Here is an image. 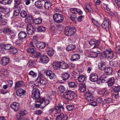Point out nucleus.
I'll return each instance as SVG.
<instances>
[{
  "label": "nucleus",
  "instance_id": "6ab92c4d",
  "mask_svg": "<svg viewBox=\"0 0 120 120\" xmlns=\"http://www.w3.org/2000/svg\"><path fill=\"white\" fill-rule=\"evenodd\" d=\"M19 39V41H21L22 40H23L26 38L27 37V34L26 32L22 31L20 32L18 34Z\"/></svg>",
  "mask_w": 120,
  "mask_h": 120
},
{
  "label": "nucleus",
  "instance_id": "aec40b11",
  "mask_svg": "<svg viewBox=\"0 0 120 120\" xmlns=\"http://www.w3.org/2000/svg\"><path fill=\"white\" fill-rule=\"evenodd\" d=\"M89 43L90 45H94L95 47H97L99 45L100 41L95 39H91L89 41Z\"/></svg>",
  "mask_w": 120,
  "mask_h": 120
},
{
  "label": "nucleus",
  "instance_id": "49530a36",
  "mask_svg": "<svg viewBox=\"0 0 120 120\" xmlns=\"http://www.w3.org/2000/svg\"><path fill=\"white\" fill-rule=\"evenodd\" d=\"M44 7L45 9H48L50 8L51 6V4L50 2H45Z\"/></svg>",
  "mask_w": 120,
  "mask_h": 120
},
{
  "label": "nucleus",
  "instance_id": "4c0bfd02",
  "mask_svg": "<svg viewBox=\"0 0 120 120\" xmlns=\"http://www.w3.org/2000/svg\"><path fill=\"white\" fill-rule=\"evenodd\" d=\"M102 50V48L100 49L97 47H95V46H94L93 48L91 50V51L95 52H96L100 54V50Z\"/></svg>",
  "mask_w": 120,
  "mask_h": 120
},
{
  "label": "nucleus",
  "instance_id": "1a4fd4ad",
  "mask_svg": "<svg viewBox=\"0 0 120 120\" xmlns=\"http://www.w3.org/2000/svg\"><path fill=\"white\" fill-rule=\"evenodd\" d=\"M34 29L32 25L30 23H28L27 26L26 31L28 34L32 35L34 33Z\"/></svg>",
  "mask_w": 120,
  "mask_h": 120
},
{
  "label": "nucleus",
  "instance_id": "ddd939ff",
  "mask_svg": "<svg viewBox=\"0 0 120 120\" xmlns=\"http://www.w3.org/2000/svg\"><path fill=\"white\" fill-rule=\"evenodd\" d=\"M12 48V46L10 44H3L0 45V49L9 50Z\"/></svg>",
  "mask_w": 120,
  "mask_h": 120
},
{
  "label": "nucleus",
  "instance_id": "bb28decb",
  "mask_svg": "<svg viewBox=\"0 0 120 120\" xmlns=\"http://www.w3.org/2000/svg\"><path fill=\"white\" fill-rule=\"evenodd\" d=\"M24 84V83L23 81H18L15 83L14 89L16 90L18 88L22 87Z\"/></svg>",
  "mask_w": 120,
  "mask_h": 120
},
{
  "label": "nucleus",
  "instance_id": "a19ab883",
  "mask_svg": "<svg viewBox=\"0 0 120 120\" xmlns=\"http://www.w3.org/2000/svg\"><path fill=\"white\" fill-rule=\"evenodd\" d=\"M107 50L108 49H106L105 51H103L101 54V56L102 57V58L104 59L107 57V54L108 53Z\"/></svg>",
  "mask_w": 120,
  "mask_h": 120
},
{
  "label": "nucleus",
  "instance_id": "5701e85b",
  "mask_svg": "<svg viewBox=\"0 0 120 120\" xmlns=\"http://www.w3.org/2000/svg\"><path fill=\"white\" fill-rule=\"evenodd\" d=\"M71 12L73 14H77L81 15L82 13V11L80 9L76 8H72L70 9Z\"/></svg>",
  "mask_w": 120,
  "mask_h": 120
},
{
  "label": "nucleus",
  "instance_id": "09e8293b",
  "mask_svg": "<svg viewBox=\"0 0 120 120\" xmlns=\"http://www.w3.org/2000/svg\"><path fill=\"white\" fill-rule=\"evenodd\" d=\"M85 76L82 75L79 76L78 78V80L80 82H82L84 81L85 80Z\"/></svg>",
  "mask_w": 120,
  "mask_h": 120
},
{
  "label": "nucleus",
  "instance_id": "680f3d73",
  "mask_svg": "<svg viewBox=\"0 0 120 120\" xmlns=\"http://www.w3.org/2000/svg\"><path fill=\"white\" fill-rule=\"evenodd\" d=\"M54 50L52 49H50L48 51L47 54L50 56H52L53 54Z\"/></svg>",
  "mask_w": 120,
  "mask_h": 120
},
{
  "label": "nucleus",
  "instance_id": "79ce46f5",
  "mask_svg": "<svg viewBox=\"0 0 120 120\" xmlns=\"http://www.w3.org/2000/svg\"><path fill=\"white\" fill-rule=\"evenodd\" d=\"M114 78L113 77H112L110 78L109 79L107 83L109 86H111L114 84Z\"/></svg>",
  "mask_w": 120,
  "mask_h": 120
},
{
  "label": "nucleus",
  "instance_id": "c756f323",
  "mask_svg": "<svg viewBox=\"0 0 120 120\" xmlns=\"http://www.w3.org/2000/svg\"><path fill=\"white\" fill-rule=\"evenodd\" d=\"M21 10V8L19 7H18L15 9L13 11V15L16 16L18 15Z\"/></svg>",
  "mask_w": 120,
  "mask_h": 120
},
{
  "label": "nucleus",
  "instance_id": "20e7f679",
  "mask_svg": "<svg viewBox=\"0 0 120 120\" xmlns=\"http://www.w3.org/2000/svg\"><path fill=\"white\" fill-rule=\"evenodd\" d=\"M53 18L54 20L57 23L62 22L64 20V16L59 13L55 14Z\"/></svg>",
  "mask_w": 120,
  "mask_h": 120
},
{
  "label": "nucleus",
  "instance_id": "39448f33",
  "mask_svg": "<svg viewBox=\"0 0 120 120\" xmlns=\"http://www.w3.org/2000/svg\"><path fill=\"white\" fill-rule=\"evenodd\" d=\"M54 116L56 117V120H67L68 118L67 116L64 115L62 113H55Z\"/></svg>",
  "mask_w": 120,
  "mask_h": 120
},
{
  "label": "nucleus",
  "instance_id": "72a5a7b5",
  "mask_svg": "<svg viewBox=\"0 0 120 120\" xmlns=\"http://www.w3.org/2000/svg\"><path fill=\"white\" fill-rule=\"evenodd\" d=\"M60 68L63 69H66L68 68L69 66L66 63L64 62H60Z\"/></svg>",
  "mask_w": 120,
  "mask_h": 120
},
{
  "label": "nucleus",
  "instance_id": "e433bc0d",
  "mask_svg": "<svg viewBox=\"0 0 120 120\" xmlns=\"http://www.w3.org/2000/svg\"><path fill=\"white\" fill-rule=\"evenodd\" d=\"M110 64L112 66L116 67L118 65V62L116 59L112 60L110 62Z\"/></svg>",
  "mask_w": 120,
  "mask_h": 120
},
{
  "label": "nucleus",
  "instance_id": "58836bf2",
  "mask_svg": "<svg viewBox=\"0 0 120 120\" xmlns=\"http://www.w3.org/2000/svg\"><path fill=\"white\" fill-rule=\"evenodd\" d=\"M12 1V0H0V3L6 5L10 4Z\"/></svg>",
  "mask_w": 120,
  "mask_h": 120
},
{
  "label": "nucleus",
  "instance_id": "b1692460",
  "mask_svg": "<svg viewBox=\"0 0 120 120\" xmlns=\"http://www.w3.org/2000/svg\"><path fill=\"white\" fill-rule=\"evenodd\" d=\"M105 74L107 75H110L112 74L113 69L111 67H108L106 68L104 70Z\"/></svg>",
  "mask_w": 120,
  "mask_h": 120
},
{
  "label": "nucleus",
  "instance_id": "ea45409f",
  "mask_svg": "<svg viewBox=\"0 0 120 120\" xmlns=\"http://www.w3.org/2000/svg\"><path fill=\"white\" fill-rule=\"evenodd\" d=\"M60 62L54 63H53V65L54 68L57 69H59L60 68Z\"/></svg>",
  "mask_w": 120,
  "mask_h": 120
},
{
  "label": "nucleus",
  "instance_id": "f8f14e48",
  "mask_svg": "<svg viewBox=\"0 0 120 120\" xmlns=\"http://www.w3.org/2000/svg\"><path fill=\"white\" fill-rule=\"evenodd\" d=\"M38 102H41V107H44L46 105L49 104L50 101L48 100H45L44 98H41L38 100Z\"/></svg>",
  "mask_w": 120,
  "mask_h": 120
},
{
  "label": "nucleus",
  "instance_id": "e2e57ef3",
  "mask_svg": "<svg viewBox=\"0 0 120 120\" xmlns=\"http://www.w3.org/2000/svg\"><path fill=\"white\" fill-rule=\"evenodd\" d=\"M115 51L116 53L120 55V46H116L115 49Z\"/></svg>",
  "mask_w": 120,
  "mask_h": 120
},
{
  "label": "nucleus",
  "instance_id": "dca6fc26",
  "mask_svg": "<svg viewBox=\"0 0 120 120\" xmlns=\"http://www.w3.org/2000/svg\"><path fill=\"white\" fill-rule=\"evenodd\" d=\"M86 98V100L88 102L93 101L94 100V98L91 93L87 92H86L85 95Z\"/></svg>",
  "mask_w": 120,
  "mask_h": 120
},
{
  "label": "nucleus",
  "instance_id": "473e14b6",
  "mask_svg": "<svg viewBox=\"0 0 120 120\" xmlns=\"http://www.w3.org/2000/svg\"><path fill=\"white\" fill-rule=\"evenodd\" d=\"M61 109L63 110L64 108L63 105L61 104H58L55 107V109L56 111L60 112L61 111Z\"/></svg>",
  "mask_w": 120,
  "mask_h": 120
},
{
  "label": "nucleus",
  "instance_id": "a211bd4d",
  "mask_svg": "<svg viewBox=\"0 0 120 120\" xmlns=\"http://www.w3.org/2000/svg\"><path fill=\"white\" fill-rule=\"evenodd\" d=\"M89 79L92 82H96L98 79V76L96 73L91 74Z\"/></svg>",
  "mask_w": 120,
  "mask_h": 120
},
{
  "label": "nucleus",
  "instance_id": "423d86ee",
  "mask_svg": "<svg viewBox=\"0 0 120 120\" xmlns=\"http://www.w3.org/2000/svg\"><path fill=\"white\" fill-rule=\"evenodd\" d=\"M37 81L38 84L42 85H45L48 83V81L45 78L41 75L38 77Z\"/></svg>",
  "mask_w": 120,
  "mask_h": 120
},
{
  "label": "nucleus",
  "instance_id": "4468645a",
  "mask_svg": "<svg viewBox=\"0 0 120 120\" xmlns=\"http://www.w3.org/2000/svg\"><path fill=\"white\" fill-rule=\"evenodd\" d=\"M11 107L15 112L18 110L20 108L19 104L16 102H13L11 104Z\"/></svg>",
  "mask_w": 120,
  "mask_h": 120
},
{
  "label": "nucleus",
  "instance_id": "c03bdc74",
  "mask_svg": "<svg viewBox=\"0 0 120 120\" xmlns=\"http://www.w3.org/2000/svg\"><path fill=\"white\" fill-rule=\"evenodd\" d=\"M46 30V28L43 26H39L37 28V31L39 32H44Z\"/></svg>",
  "mask_w": 120,
  "mask_h": 120
},
{
  "label": "nucleus",
  "instance_id": "6e6552de",
  "mask_svg": "<svg viewBox=\"0 0 120 120\" xmlns=\"http://www.w3.org/2000/svg\"><path fill=\"white\" fill-rule=\"evenodd\" d=\"M111 89L112 91L116 94H114L115 98L116 99L118 97L119 93L120 90V86H113L112 87Z\"/></svg>",
  "mask_w": 120,
  "mask_h": 120
},
{
  "label": "nucleus",
  "instance_id": "9d476101",
  "mask_svg": "<svg viewBox=\"0 0 120 120\" xmlns=\"http://www.w3.org/2000/svg\"><path fill=\"white\" fill-rule=\"evenodd\" d=\"M46 75L50 79H53L56 78L55 75L50 70H48L46 71Z\"/></svg>",
  "mask_w": 120,
  "mask_h": 120
},
{
  "label": "nucleus",
  "instance_id": "4be33fe9",
  "mask_svg": "<svg viewBox=\"0 0 120 120\" xmlns=\"http://www.w3.org/2000/svg\"><path fill=\"white\" fill-rule=\"evenodd\" d=\"M109 79L108 76H106L105 75H101L99 79L98 80L101 81L102 83H107Z\"/></svg>",
  "mask_w": 120,
  "mask_h": 120
},
{
  "label": "nucleus",
  "instance_id": "cd10ccee",
  "mask_svg": "<svg viewBox=\"0 0 120 120\" xmlns=\"http://www.w3.org/2000/svg\"><path fill=\"white\" fill-rule=\"evenodd\" d=\"M9 11V8H6L2 6H0V12L3 13H8L7 15L9 16V14L8 13V12Z\"/></svg>",
  "mask_w": 120,
  "mask_h": 120
},
{
  "label": "nucleus",
  "instance_id": "6e6d98bb",
  "mask_svg": "<svg viewBox=\"0 0 120 120\" xmlns=\"http://www.w3.org/2000/svg\"><path fill=\"white\" fill-rule=\"evenodd\" d=\"M1 71H1V73L4 75L5 76H6V75H8L9 74V72H8V71L6 69H2Z\"/></svg>",
  "mask_w": 120,
  "mask_h": 120
},
{
  "label": "nucleus",
  "instance_id": "69168bd1",
  "mask_svg": "<svg viewBox=\"0 0 120 120\" xmlns=\"http://www.w3.org/2000/svg\"><path fill=\"white\" fill-rule=\"evenodd\" d=\"M32 17L31 15L29 16L25 20L26 22L28 23L30 21V19H32Z\"/></svg>",
  "mask_w": 120,
  "mask_h": 120
},
{
  "label": "nucleus",
  "instance_id": "c85d7f7f",
  "mask_svg": "<svg viewBox=\"0 0 120 120\" xmlns=\"http://www.w3.org/2000/svg\"><path fill=\"white\" fill-rule=\"evenodd\" d=\"M61 78L62 80L65 81L68 79L69 77V74L66 72L61 74Z\"/></svg>",
  "mask_w": 120,
  "mask_h": 120
},
{
  "label": "nucleus",
  "instance_id": "f3484780",
  "mask_svg": "<svg viewBox=\"0 0 120 120\" xmlns=\"http://www.w3.org/2000/svg\"><path fill=\"white\" fill-rule=\"evenodd\" d=\"M9 61V58L4 56L1 58L0 62L2 65L5 66L8 64Z\"/></svg>",
  "mask_w": 120,
  "mask_h": 120
},
{
  "label": "nucleus",
  "instance_id": "8fccbe9b",
  "mask_svg": "<svg viewBox=\"0 0 120 120\" xmlns=\"http://www.w3.org/2000/svg\"><path fill=\"white\" fill-rule=\"evenodd\" d=\"M27 113L26 111L25 110H21L17 114V116L21 117L22 116L25 115Z\"/></svg>",
  "mask_w": 120,
  "mask_h": 120
},
{
  "label": "nucleus",
  "instance_id": "5fc2aeb1",
  "mask_svg": "<svg viewBox=\"0 0 120 120\" xmlns=\"http://www.w3.org/2000/svg\"><path fill=\"white\" fill-rule=\"evenodd\" d=\"M66 108L69 111H71L75 109L74 106L72 105H67Z\"/></svg>",
  "mask_w": 120,
  "mask_h": 120
},
{
  "label": "nucleus",
  "instance_id": "f257e3e1",
  "mask_svg": "<svg viewBox=\"0 0 120 120\" xmlns=\"http://www.w3.org/2000/svg\"><path fill=\"white\" fill-rule=\"evenodd\" d=\"M38 85L37 84L34 85V86L32 85V87L33 88V89L32 91V97L34 99H38L37 102L39 101L38 100L41 98H40V93L39 90L36 88H34L35 86L34 85L37 86H38Z\"/></svg>",
  "mask_w": 120,
  "mask_h": 120
},
{
  "label": "nucleus",
  "instance_id": "37998d69",
  "mask_svg": "<svg viewBox=\"0 0 120 120\" xmlns=\"http://www.w3.org/2000/svg\"><path fill=\"white\" fill-rule=\"evenodd\" d=\"M2 32L5 34H9L11 32V30L9 28H4L2 29Z\"/></svg>",
  "mask_w": 120,
  "mask_h": 120
},
{
  "label": "nucleus",
  "instance_id": "de8ad7c7",
  "mask_svg": "<svg viewBox=\"0 0 120 120\" xmlns=\"http://www.w3.org/2000/svg\"><path fill=\"white\" fill-rule=\"evenodd\" d=\"M75 45H69L66 48V49L67 51H69L74 49L75 48Z\"/></svg>",
  "mask_w": 120,
  "mask_h": 120
},
{
  "label": "nucleus",
  "instance_id": "2f4dec72",
  "mask_svg": "<svg viewBox=\"0 0 120 120\" xmlns=\"http://www.w3.org/2000/svg\"><path fill=\"white\" fill-rule=\"evenodd\" d=\"M111 50L108 49L107 52L108 53L107 54V57L109 59H111L113 58V53L112 51Z\"/></svg>",
  "mask_w": 120,
  "mask_h": 120
},
{
  "label": "nucleus",
  "instance_id": "f03ea898",
  "mask_svg": "<svg viewBox=\"0 0 120 120\" xmlns=\"http://www.w3.org/2000/svg\"><path fill=\"white\" fill-rule=\"evenodd\" d=\"M76 31L75 27L68 26L65 28L64 32L66 36H71L73 35Z\"/></svg>",
  "mask_w": 120,
  "mask_h": 120
},
{
  "label": "nucleus",
  "instance_id": "13d9d810",
  "mask_svg": "<svg viewBox=\"0 0 120 120\" xmlns=\"http://www.w3.org/2000/svg\"><path fill=\"white\" fill-rule=\"evenodd\" d=\"M28 74L29 75H31L34 78H35L37 75V74L33 71H30L29 73Z\"/></svg>",
  "mask_w": 120,
  "mask_h": 120
},
{
  "label": "nucleus",
  "instance_id": "774afa93",
  "mask_svg": "<svg viewBox=\"0 0 120 120\" xmlns=\"http://www.w3.org/2000/svg\"><path fill=\"white\" fill-rule=\"evenodd\" d=\"M17 120H29L28 118L26 117H22L19 116H17Z\"/></svg>",
  "mask_w": 120,
  "mask_h": 120
},
{
  "label": "nucleus",
  "instance_id": "393cba45",
  "mask_svg": "<svg viewBox=\"0 0 120 120\" xmlns=\"http://www.w3.org/2000/svg\"><path fill=\"white\" fill-rule=\"evenodd\" d=\"M26 92L25 90H23L22 88H20L17 90L16 94L18 96H21L23 95Z\"/></svg>",
  "mask_w": 120,
  "mask_h": 120
},
{
  "label": "nucleus",
  "instance_id": "338daca9",
  "mask_svg": "<svg viewBox=\"0 0 120 120\" xmlns=\"http://www.w3.org/2000/svg\"><path fill=\"white\" fill-rule=\"evenodd\" d=\"M15 4L14 7L19 5L21 3V0H14Z\"/></svg>",
  "mask_w": 120,
  "mask_h": 120
},
{
  "label": "nucleus",
  "instance_id": "7c9ffc66",
  "mask_svg": "<svg viewBox=\"0 0 120 120\" xmlns=\"http://www.w3.org/2000/svg\"><path fill=\"white\" fill-rule=\"evenodd\" d=\"M79 90L82 92H84L86 90V86L85 84L84 83L79 85Z\"/></svg>",
  "mask_w": 120,
  "mask_h": 120
},
{
  "label": "nucleus",
  "instance_id": "412c9836",
  "mask_svg": "<svg viewBox=\"0 0 120 120\" xmlns=\"http://www.w3.org/2000/svg\"><path fill=\"white\" fill-rule=\"evenodd\" d=\"M98 68L99 70L102 71L104 70L106 68V63L105 62L101 61L98 64Z\"/></svg>",
  "mask_w": 120,
  "mask_h": 120
},
{
  "label": "nucleus",
  "instance_id": "7ed1b4c3",
  "mask_svg": "<svg viewBox=\"0 0 120 120\" xmlns=\"http://www.w3.org/2000/svg\"><path fill=\"white\" fill-rule=\"evenodd\" d=\"M74 94L70 90L67 91L64 93L62 96L63 97L68 100H71L74 99Z\"/></svg>",
  "mask_w": 120,
  "mask_h": 120
},
{
  "label": "nucleus",
  "instance_id": "4d7b16f0",
  "mask_svg": "<svg viewBox=\"0 0 120 120\" xmlns=\"http://www.w3.org/2000/svg\"><path fill=\"white\" fill-rule=\"evenodd\" d=\"M99 54L98 53L91 51V56L92 57L96 58L98 56V54Z\"/></svg>",
  "mask_w": 120,
  "mask_h": 120
},
{
  "label": "nucleus",
  "instance_id": "3c124183",
  "mask_svg": "<svg viewBox=\"0 0 120 120\" xmlns=\"http://www.w3.org/2000/svg\"><path fill=\"white\" fill-rule=\"evenodd\" d=\"M18 51L17 49L15 47L11 48L10 51H9L10 53L12 54H14L16 53Z\"/></svg>",
  "mask_w": 120,
  "mask_h": 120
},
{
  "label": "nucleus",
  "instance_id": "bf43d9fd",
  "mask_svg": "<svg viewBox=\"0 0 120 120\" xmlns=\"http://www.w3.org/2000/svg\"><path fill=\"white\" fill-rule=\"evenodd\" d=\"M112 99L110 98H108L107 99L105 100L104 101V103H106L108 104V103L112 102Z\"/></svg>",
  "mask_w": 120,
  "mask_h": 120
},
{
  "label": "nucleus",
  "instance_id": "a878e982",
  "mask_svg": "<svg viewBox=\"0 0 120 120\" xmlns=\"http://www.w3.org/2000/svg\"><path fill=\"white\" fill-rule=\"evenodd\" d=\"M79 55L78 54H75L71 56L70 60L71 61L78 60L80 58Z\"/></svg>",
  "mask_w": 120,
  "mask_h": 120
},
{
  "label": "nucleus",
  "instance_id": "0eeeda50",
  "mask_svg": "<svg viewBox=\"0 0 120 120\" xmlns=\"http://www.w3.org/2000/svg\"><path fill=\"white\" fill-rule=\"evenodd\" d=\"M109 20L108 18L104 17L103 22L101 25L103 28L105 29L106 31L109 30Z\"/></svg>",
  "mask_w": 120,
  "mask_h": 120
},
{
  "label": "nucleus",
  "instance_id": "603ef678",
  "mask_svg": "<svg viewBox=\"0 0 120 120\" xmlns=\"http://www.w3.org/2000/svg\"><path fill=\"white\" fill-rule=\"evenodd\" d=\"M41 54H42L40 52H36V51H35V52L33 54V56H34V57H33L38 58L40 56H41Z\"/></svg>",
  "mask_w": 120,
  "mask_h": 120
},
{
  "label": "nucleus",
  "instance_id": "c9c22d12",
  "mask_svg": "<svg viewBox=\"0 0 120 120\" xmlns=\"http://www.w3.org/2000/svg\"><path fill=\"white\" fill-rule=\"evenodd\" d=\"M26 51L29 53L32 54L33 55L34 53L35 52V51H36V50L30 47L27 49Z\"/></svg>",
  "mask_w": 120,
  "mask_h": 120
},
{
  "label": "nucleus",
  "instance_id": "a18cd8bd",
  "mask_svg": "<svg viewBox=\"0 0 120 120\" xmlns=\"http://www.w3.org/2000/svg\"><path fill=\"white\" fill-rule=\"evenodd\" d=\"M33 21L36 24H39L41 23L42 19L39 18L34 19Z\"/></svg>",
  "mask_w": 120,
  "mask_h": 120
},
{
  "label": "nucleus",
  "instance_id": "9b49d317",
  "mask_svg": "<svg viewBox=\"0 0 120 120\" xmlns=\"http://www.w3.org/2000/svg\"><path fill=\"white\" fill-rule=\"evenodd\" d=\"M46 1V0H42L36 1L35 3V5L38 8L42 9L43 7V4L45 3V2Z\"/></svg>",
  "mask_w": 120,
  "mask_h": 120
},
{
  "label": "nucleus",
  "instance_id": "0e129e2a",
  "mask_svg": "<svg viewBox=\"0 0 120 120\" xmlns=\"http://www.w3.org/2000/svg\"><path fill=\"white\" fill-rule=\"evenodd\" d=\"M58 88L61 92H64L65 90V88L63 86H60L58 87Z\"/></svg>",
  "mask_w": 120,
  "mask_h": 120
},
{
  "label": "nucleus",
  "instance_id": "f704fd0d",
  "mask_svg": "<svg viewBox=\"0 0 120 120\" xmlns=\"http://www.w3.org/2000/svg\"><path fill=\"white\" fill-rule=\"evenodd\" d=\"M77 83L73 82H70L68 83L69 87L71 88L76 87L77 86Z\"/></svg>",
  "mask_w": 120,
  "mask_h": 120
},
{
  "label": "nucleus",
  "instance_id": "864d4df0",
  "mask_svg": "<svg viewBox=\"0 0 120 120\" xmlns=\"http://www.w3.org/2000/svg\"><path fill=\"white\" fill-rule=\"evenodd\" d=\"M20 16L22 17L25 18L27 15L26 12L24 10H22L20 12Z\"/></svg>",
  "mask_w": 120,
  "mask_h": 120
},
{
  "label": "nucleus",
  "instance_id": "2eb2a0df",
  "mask_svg": "<svg viewBox=\"0 0 120 120\" xmlns=\"http://www.w3.org/2000/svg\"><path fill=\"white\" fill-rule=\"evenodd\" d=\"M40 61L43 63H47L49 61V58L47 56L45 55H41L40 58Z\"/></svg>",
  "mask_w": 120,
  "mask_h": 120
},
{
  "label": "nucleus",
  "instance_id": "052dcab7",
  "mask_svg": "<svg viewBox=\"0 0 120 120\" xmlns=\"http://www.w3.org/2000/svg\"><path fill=\"white\" fill-rule=\"evenodd\" d=\"M35 64V62L33 60H29L27 64L28 66L32 67Z\"/></svg>",
  "mask_w": 120,
  "mask_h": 120
}]
</instances>
